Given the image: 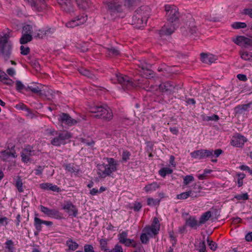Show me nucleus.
<instances>
[{"label": "nucleus", "instance_id": "1", "mask_svg": "<svg viewBox=\"0 0 252 252\" xmlns=\"http://www.w3.org/2000/svg\"><path fill=\"white\" fill-rule=\"evenodd\" d=\"M164 7L168 24L163 26L159 31V34L160 37L171 34L178 26L181 17V14L179 11V9L176 5L167 4H165Z\"/></svg>", "mask_w": 252, "mask_h": 252}, {"label": "nucleus", "instance_id": "2", "mask_svg": "<svg viewBox=\"0 0 252 252\" xmlns=\"http://www.w3.org/2000/svg\"><path fill=\"white\" fill-rule=\"evenodd\" d=\"M107 164H98L97 174L100 178H105L107 176H110L111 173L115 172L117 169V162L113 158H107Z\"/></svg>", "mask_w": 252, "mask_h": 252}, {"label": "nucleus", "instance_id": "3", "mask_svg": "<svg viewBox=\"0 0 252 252\" xmlns=\"http://www.w3.org/2000/svg\"><path fill=\"white\" fill-rule=\"evenodd\" d=\"M91 113L95 114L94 117L100 118L104 121H110L113 119L112 110L107 106H93L90 107Z\"/></svg>", "mask_w": 252, "mask_h": 252}, {"label": "nucleus", "instance_id": "4", "mask_svg": "<svg viewBox=\"0 0 252 252\" xmlns=\"http://www.w3.org/2000/svg\"><path fill=\"white\" fill-rule=\"evenodd\" d=\"M111 80L114 83H119L125 91L131 90L137 85V84L133 82L129 77L120 73H115L111 77Z\"/></svg>", "mask_w": 252, "mask_h": 252}, {"label": "nucleus", "instance_id": "5", "mask_svg": "<svg viewBox=\"0 0 252 252\" xmlns=\"http://www.w3.org/2000/svg\"><path fill=\"white\" fill-rule=\"evenodd\" d=\"M26 91H31L32 93L39 96H45L48 99L53 98V91L41 84L32 83L25 88Z\"/></svg>", "mask_w": 252, "mask_h": 252}, {"label": "nucleus", "instance_id": "6", "mask_svg": "<svg viewBox=\"0 0 252 252\" xmlns=\"http://www.w3.org/2000/svg\"><path fill=\"white\" fill-rule=\"evenodd\" d=\"M9 38V35L5 34L0 39V53L5 61L10 58L12 51V44Z\"/></svg>", "mask_w": 252, "mask_h": 252}, {"label": "nucleus", "instance_id": "7", "mask_svg": "<svg viewBox=\"0 0 252 252\" xmlns=\"http://www.w3.org/2000/svg\"><path fill=\"white\" fill-rule=\"evenodd\" d=\"M105 8L108 14L111 15L112 18L117 16V14L121 12L122 6L116 0H105Z\"/></svg>", "mask_w": 252, "mask_h": 252}, {"label": "nucleus", "instance_id": "8", "mask_svg": "<svg viewBox=\"0 0 252 252\" xmlns=\"http://www.w3.org/2000/svg\"><path fill=\"white\" fill-rule=\"evenodd\" d=\"M55 136L51 141V144L55 146H60L65 144L66 140L71 137L70 133L66 131L58 132Z\"/></svg>", "mask_w": 252, "mask_h": 252}, {"label": "nucleus", "instance_id": "9", "mask_svg": "<svg viewBox=\"0 0 252 252\" xmlns=\"http://www.w3.org/2000/svg\"><path fill=\"white\" fill-rule=\"evenodd\" d=\"M128 233L127 231H124L118 235V239L119 242L124 244L126 247H129L131 245L135 248L140 247L141 245L137 243L133 239L127 238Z\"/></svg>", "mask_w": 252, "mask_h": 252}, {"label": "nucleus", "instance_id": "10", "mask_svg": "<svg viewBox=\"0 0 252 252\" xmlns=\"http://www.w3.org/2000/svg\"><path fill=\"white\" fill-rule=\"evenodd\" d=\"M40 211L49 217L55 219H61L63 218L62 214L59 212L58 209H49L43 205H40Z\"/></svg>", "mask_w": 252, "mask_h": 252}, {"label": "nucleus", "instance_id": "11", "mask_svg": "<svg viewBox=\"0 0 252 252\" xmlns=\"http://www.w3.org/2000/svg\"><path fill=\"white\" fill-rule=\"evenodd\" d=\"M87 20V15L83 14L82 15H78L75 18L66 23V26L68 28H74L75 27L84 24Z\"/></svg>", "mask_w": 252, "mask_h": 252}, {"label": "nucleus", "instance_id": "12", "mask_svg": "<svg viewBox=\"0 0 252 252\" xmlns=\"http://www.w3.org/2000/svg\"><path fill=\"white\" fill-rule=\"evenodd\" d=\"M213 150H199L190 153L191 157L193 158L203 159L207 157H213Z\"/></svg>", "mask_w": 252, "mask_h": 252}, {"label": "nucleus", "instance_id": "13", "mask_svg": "<svg viewBox=\"0 0 252 252\" xmlns=\"http://www.w3.org/2000/svg\"><path fill=\"white\" fill-rule=\"evenodd\" d=\"M33 10L40 12L46 8L45 0H27Z\"/></svg>", "mask_w": 252, "mask_h": 252}, {"label": "nucleus", "instance_id": "14", "mask_svg": "<svg viewBox=\"0 0 252 252\" xmlns=\"http://www.w3.org/2000/svg\"><path fill=\"white\" fill-rule=\"evenodd\" d=\"M58 120L62 124H63L68 126H71L77 123V121L72 119L69 114L63 113L59 115Z\"/></svg>", "mask_w": 252, "mask_h": 252}, {"label": "nucleus", "instance_id": "15", "mask_svg": "<svg viewBox=\"0 0 252 252\" xmlns=\"http://www.w3.org/2000/svg\"><path fill=\"white\" fill-rule=\"evenodd\" d=\"M232 41L239 46H244L246 48L252 47V39L244 36H237L233 38Z\"/></svg>", "mask_w": 252, "mask_h": 252}, {"label": "nucleus", "instance_id": "16", "mask_svg": "<svg viewBox=\"0 0 252 252\" xmlns=\"http://www.w3.org/2000/svg\"><path fill=\"white\" fill-rule=\"evenodd\" d=\"M150 8L148 6H143L138 8L134 12V14L139 16L143 20H147L149 17Z\"/></svg>", "mask_w": 252, "mask_h": 252}, {"label": "nucleus", "instance_id": "17", "mask_svg": "<svg viewBox=\"0 0 252 252\" xmlns=\"http://www.w3.org/2000/svg\"><path fill=\"white\" fill-rule=\"evenodd\" d=\"M34 155L35 151L32 148L29 147L24 149L21 153L22 161L27 163L31 160V157Z\"/></svg>", "mask_w": 252, "mask_h": 252}, {"label": "nucleus", "instance_id": "18", "mask_svg": "<svg viewBox=\"0 0 252 252\" xmlns=\"http://www.w3.org/2000/svg\"><path fill=\"white\" fill-rule=\"evenodd\" d=\"M61 8L67 13L73 11V7L70 0H57Z\"/></svg>", "mask_w": 252, "mask_h": 252}, {"label": "nucleus", "instance_id": "19", "mask_svg": "<svg viewBox=\"0 0 252 252\" xmlns=\"http://www.w3.org/2000/svg\"><path fill=\"white\" fill-rule=\"evenodd\" d=\"M247 141V139L246 137L243 135L237 134L233 137L231 144L237 147H242Z\"/></svg>", "mask_w": 252, "mask_h": 252}, {"label": "nucleus", "instance_id": "20", "mask_svg": "<svg viewBox=\"0 0 252 252\" xmlns=\"http://www.w3.org/2000/svg\"><path fill=\"white\" fill-rule=\"evenodd\" d=\"M159 228L160 226L157 225L147 226L142 231L151 238L155 236L158 233Z\"/></svg>", "mask_w": 252, "mask_h": 252}, {"label": "nucleus", "instance_id": "21", "mask_svg": "<svg viewBox=\"0 0 252 252\" xmlns=\"http://www.w3.org/2000/svg\"><path fill=\"white\" fill-rule=\"evenodd\" d=\"M63 209L68 213L69 216L71 215L73 217H76L77 215L78 210L71 202H66L64 205Z\"/></svg>", "mask_w": 252, "mask_h": 252}, {"label": "nucleus", "instance_id": "22", "mask_svg": "<svg viewBox=\"0 0 252 252\" xmlns=\"http://www.w3.org/2000/svg\"><path fill=\"white\" fill-rule=\"evenodd\" d=\"M174 86L168 82L161 83L159 86V90L167 94H171L174 92Z\"/></svg>", "mask_w": 252, "mask_h": 252}, {"label": "nucleus", "instance_id": "23", "mask_svg": "<svg viewBox=\"0 0 252 252\" xmlns=\"http://www.w3.org/2000/svg\"><path fill=\"white\" fill-rule=\"evenodd\" d=\"M147 20H143V19L140 18L139 16L134 14L132 19V25L135 27L140 29L146 25Z\"/></svg>", "mask_w": 252, "mask_h": 252}, {"label": "nucleus", "instance_id": "24", "mask_svg": "<svg viewBox=\"0 0 252 252\" xmlns=\"http://www.w3.org/2000/svg\"><path fill=\"white\" fill-rule=\"evenodd\" d=\"M200 56L201 61L207 64H211L214 63L217 59L216 56L212 54L201 53Z\"/></svg>", "mask_w": 252, "mask_h": 252}, {"label": "nucleus", "instance_id": "25", "mask_svg": "<svg viewBox=\"0 0 252 252\" xmlns=\"http://www.w3.org/2000/svg\"><path fill=\"white\" fill-rule=\"evenodd\" d=\"M41 189L44 190H52L59 192L61 189L56 185H53L51 183H42L39 185Z\"/></svg>", "mask_w": 252, "mask_h": 252}, {"label": "nucleus", "instance_id": "26", "mask_svg": "<svg viewBox=\"0 0 252 252\" xmlns=\"http://www.w3.org/2000/svg\"><path fill=\"white\" fill-rule=\"evenodd\" d=\"M138 66L139 67H141V69L144 71H146V75L148 76L152 75L153 74V71L150 69L151 67V65L150 64H148L146 62H140L139 64H138Z\"/></svg>", "mask_w": 252, "mask_h": 252}, {"label": "nucleus", "instance_id": "27", "mask_svg": "<svg viewBox=\"0 0 252 252\" xmlns=\"http://www.w3.org/2000/svg\"><path fill=\"white\" fill-rule=\"evenodd\" d=\"M78 7L83 10H86L90 7L89 0H75Z\"/></svg>", "mask_w": 252, "mask_h": 252}, {"label": "nucleus", "instance_id": "28", "mask_svg": "<svg viewBox=\"0 0 252 252\" xmlns=\"http://www.w3.org/2000/svg\"><path fill=\"white\" fill-rule=\"evenodd\" d=\"M159 187V185L157 182H153L150 184L144 187V190L146 192H149L156 190Z\"/></svg>", "mask_w": 252, "mask_h": 252}, {"label": "nucleus", "instance_id": "29", "mask_svg": "<svg viewBox=\"0 0 252 252\" xmlns=\"http://www.w3.org/2000/svg\"><path fill=\"white\" fill-rule=\"evenodd\" d=\"M211 216V213L210 211H207L205 213H203L199 219V224L200 225L204 224L205 222H206L207 220H209Z\"/></svg>", "mask_w": 252, "mask_h": 252}, {"label": "nucleus", "instance_id": "30", "mask_svg": "<svg viewBox=\"0 0 252 252\" xmlns=\"http://www.w3.org/2000/svg\"><path fill=\"white\" fill-rule=\"evenodd\" d=\"M16 153L15 152H12L9 150H6L3 151L1 153V158L3 160H6L8 159L10 157L15 158Z\"/></svg>", "mask_w": 252, "mask_h": 252}, {"label": "nucleus", "instance_id": "31", "mask_svg": "<svg viewBox=\"0 0 252 252\" xmlns=\"http://www.w3.org/2000/svg\"><path fill=\"white\" fill-rule=\"evenodd\" d=\"M107 55L111 57H116L120 55V51L114 47L106 48Z\"/></svg>", "mask_w": 252, "mask_h": 252}, {"label": "nucleus", "instance_id": "32", "mask_svg": "<svg viewBox=\"0 0 252 252\" xmlns=\"http://www.w3.org/2000/svg\"><path fill=\"white\" fill-rule=\"evenodd\" d=\"M0 80L7 85H10L12 82V80L7 78L6 74L1 70H0Z\"/></svg>", "mask_w": 252, "mask_h": 252}, {"label": "nucleus", "instance_id": "33", "mask_svg": "<svg viewBox=\"0 0 252 252\" xmlns=\"http://www.w3.org/2000/svg\"><path fill=\"white\" fill-rule=\"evenodd\" d=\"M43 224V220L37 218L35 217L34 219V225L38 232H40L42 229V225Z\"/></svg>", "mask_w": 252, "mask_h": 252}, {"label": "nucleus", "instance_id": "34", "mask_svg": "<svg viewBox=\"0 0 252 252\" xmlns=\"http://www.w3.org/2000/svg\"><path fill=\"white\" fill-rule=\"evenodd\" d=\"M32 39V34H24L20 39V42L21 44H25L31 41Z\"/></svg>", "mask_w": 252, "mask_h": 252}, {"label": "nucleus", "instance_id": "35", "mask_svg": "<svg viewBox=\"0 0 252 252\" xmlns=\"http://www.w3.org/2000/svg\"><path fill=\"white\" fill-rule=\"evenodd\" d=\"M195 187H196V186H194V189H198V191L191 190H190L189 191V196H190L192 198H197L198 196H200L199 193L200 192V190L202 189V188L200 186H198L197 188H196Z\"/></svg>", "mask_w": 252, "mask_h": 252}, {"label": "nucleus", "instance_id": "36", "mask_svg": "<svg viewBox=\"0 0 252 252\" xmlns=\"http://www.w3.org/2000/svg\"><path fill=\"white\" fill-rule=\"evenodd\" d=\"M66 245L68 247L69 250L75 251L78 249L79 245L75 242L73 241L71 239H69L66 241Z\"/></svg>", "mask_w": 252, "mask_h": 252}, {"label": "nucleus", "instance_id": "37", "mask_svg": "<svg viewBox=\"0 0 252 252\" xmlns=\"http://www.w3.org/2000/svg\"><path fill=\"white\" fill-rule=\"evenodd\" d=\"M189 32L190 33V36L191 38L194 40L197 39V37H198V35L197 32V29L195 26L190 27Z\"/></svg>", "mask_w": 252, "mask_h": 252}, {"label": "nucleus", "instance_id": "38", "mask_svg": "<svg viewBox=\"0 0 252 252\" xmlns=\"http://www.w3.org/2000/svg\"><path fill=\"white\" fill-rule=\"evenodd\" d=\"M241 58L244 60L252 62V52L243 51L241 53Z\"/></svg>", "mask_w": 252, "mask_h": 252}, {"label": "nucleus", "instance_id": "39", "mask_svg": "<svg viewBox=\"0 0 252 252\" xmlns=\"http://www.w3.org/2000/svg\"><path fill=\"white\" fill-rule=\"evenodd\" d=\"M79 71L80 73V74L85 76H87L89 78L93 79L94 77V75L92 73H91L89 70L86 68H81L79 69Z\"/></svg>", "mask_w": 252, "mask_h": 252}, {"label": "nucleus", "instance_id": "40", "mask_svg": "<svg viewBox=\"0 0 252 252\" xmlns=\"http://www.w3.org/2000/svg\"><path fill=\"white\" fill-rule=\"evenodd\" d=\"M186 224L190 227H194L197 225V221L195 218L190 217L187 220Z\"/></svg>", "mask_w": 252, "mask_h": 252}, {"label": "nucleus", "instance_id": "41", "mask_svg": "<svg viewBox=\"0 0 252 252\" xmlns=\"http://www.w3.org/2000/svg\"><path fill=\"white\" fill-rule=\"evenodd\" d=\"M33 36L35 38H43L45 37L44 34V29L36 30L34 29Z\"/></svg>", "mask_w": 252, "mask_h": 252}, {"label": "nucleus", "instance_id": "42", "mask_svg": "<svg viewBox=\"0 0 252 252\" xmlns=\"http://www.w3.org/2000/svg\"><path fill=\"white\" fill-rule=\"evenodd\" d=\"M34 30L32 26L27 25L25 26L23 28V33L32 34L33 35Z\"/></svg>", "mask_w": 252, "mask_h": 252}, {"label": "nucleus", "instance_id": "43", "mask_svg": "<svg viewBox=\"0 0 252 252\" xmlns=\"http://www.w3.org/2000/svg\"><path fill=\"white\" fill-rule=\"evenodd\" d=\"M15 186L16 187L18 191L20 192H22L24 191V188L23 187V182L22 179L20 178V177H18L16 180Z\"/></svg>", "mask_w": 252, "mask_h": 252}, {"label": "nucleus", "instance_id": "44", "mask_svg": "<svg viewBox=\"0 0 252 252\" xmlns=\"http://www.w3.org/2000/svg\"><path fill=\"white\" fill-rule=\"evenodd\" d=\"M172 172V170L169 168H163L159 171V174L161 176L164 177L167 174H171Z\"/></svg>", "mask_w": 252, "mask_h": 252}, {"label": "nucleus", "instance_id": "45", "mask_svg": "<svg viewBox=\"0 0 252 252\" xmlns=\"http://www.w3.org/2000/svg\"><path fill=\"white\" fill-rule=\"evenodd\" d=\"M231 26L235 29H244L246 28L247 24L244 22H234L231 25Z\"/></svg>", "mask_w": 252, "mask_h": 252}, {"label": "nucleus", "instance_id": "46", "mask_svg": "<svg viewBox=\"0 0 252 252\" xmlns=\"http://www.w3.org/2000/svg\"><path fill=\"white\" fill-rule=\"evenodd\" d=\"M139 0H124V5L128 8H130L136 4Z\"/></svg>", "mask_w": 252, "mask_h": 252}, {"label": "nucleus", "instance_id": "47", "mask_svg": "<svg viewBox=\"0 0 252 252\" xmlns=\"http://www.w3.org/2000/svg\"><path fill=\"white\" fill-rule=\"evenodd\" d=\"M63 166L65 167V169L71 173H73L76 172V173L78 172V170H77L75 167L74 166V165L72 164H65L63 165Z\"/></svg>", "mask_w": 252, "mask_h": 252}, {"label": "nucleus", "instance_id": "48", "mask_svg": "<svg viewBox=\"0 0 252 252\" xmlns=\"http://www.w3.org/2000/svg\"><path fill=\"white\" fill-rule=\"evenodd\" d=\"M207 241L209 247H210V249L212 251H216L217 248V244L215 242L213 241L212 240H210L209 237H208L207 238Z\"/></svg>", "mask_w": 252, "mask_h": 252}, {"label": "nucleus", "instance_id": "49", "mask_svg": "<svg viewBox=\"0 0 252 252\" xmlns=\"http://www.w3.org/2000/svg\"><path fill=\"white\" fill-rule=\"evenodd\" d=\"M131 154L129 152L125 150L123 152L122 155V159L123 161H126L130 158Z\"/></svg>", "mask_w": 252, "mask_h": 252}, {"label": "nucleus", "instance_id": "50", "mask_svg": "<svg viewBox=\"0 0 252 252\" xmlns=\"http://www.w3.org/2000/svg\"><path fill=\"white\" fill-rule=\"evenodd\" d=\"M5 248L6 249L8 250L9 252H12L13 249H14V244L12 240H9L6 242L5 243Z\"/></svg>", "mask_w": 252, "mask_h": 252}, {"label": "nucleus", "instance_id": "51", "mask_svg": "<svg viewBox=\"0 0 252 252\" xmlns=\"http://www.w3.org/2000/svg\"><path fill=\"white\" fill-rule=\"evenodd\" d=\"M194 180V177L192 176L187 175L184 178V184L185 185H187L190 182L193 181Z\"/></svg>", "mask_w": 252, "mask_h": 252}, {"label": "nucleus", "instance_id": "52", "mask_svg": "<svg viewBox=\"0 0 252 252\" xmlns=\"http://www.w3.org/2000/svg\"><path fill=\"white\" fill-rule=\"evenodd\" d=\"M197 250L199 252H205L206 251V245L204 241H202L199 242L198 247Z\"/></svg>", "mask_w": 252, "mask_h": 252}, {"label": "nucleus", "instance_id": "53", "mask_svg": "<svg viewBox=\"0 0 252 252\" xmlns=\"http://www.w3.org/2000/svg\"><path fill=\"white\" fill-rule=\"evenodd\" d=\"M234 198L237 200H246L249 199V195L247 193H245L240 194H237L234 196Z\"/></svg>", "mask_w": 252, "mask_h": 252}, {"label": "nucleus", "instance_id": "54", "mask_svg": "<svg viewBox=\"0 0 252 252\" xmlns=\"http://www.w3.org/2000/svg\"><path fill=\"white\" fill-rule=\"evenodd\" d=\"M16 89L17 91H20L21 90L26 88L25 87L24 84L19 80H17L15 82Z\"/></svg>", "mask_w": 252, "mask_h": 252}, {"label": "nucleus", "instance_id": "55", "mask_svg": "<svg viewBox=\"0 0 252 252\" xmlns=\"http://www.w3.org/2000/svg\"><path fill=\"white\" fill-rule=\"evenodd\" d=\"M149 237L145 233L142 231V233L140 236V240L141 242L144 244H146L149 241Z\"/></svg>", "mask_w": 252, "mask_h": 252}, {"label": "nucleus", "instance_id": "56", "mask_svg": "<svg viewBox=\"0 0 252 252\" xmlns=\"http://www.w3.org/2000/svg\"><path fill=\"white\" fill-rule=\"evenodd\" d=\"M189 196V194L188 191L182 192L179 194H178L177 196V198L178 199H187L188 197Z\"/></svg>", "mask_w": 252, "mask_h": 252}, {"label": "nucleus", "instance_id": "57", "mask_svg": "<svg viewBox=\"0 0 252 252\" xmlns=\"http://www.w3.org/2000/svg\"><path fill=\"white\" fill-rule=\"evenodd\" d=\"M147 204L149 206H156L158 204V201L155 200L152 198L147 199Z\"/></svg>", "mask_w": 252, "mask_h": 252}, {"label": "nucleus", "instance_id": "58", "mask_svg": "<svg viewBox=\"0 0 252 252\" xmlns=\"http://www.w3.org/2000/svg\"><path fill=\"white\" fill-rule=\"evenodd\" d=\"M107 241L105 239H101L100 240V248L102 250H104L105 251V250H109V249H106L107 247Z\"/></svg>", "mask_w": 252, "mask_h": 252}, {"label": "nucleus", "instance_id": "59", "mask_svg": "<svg viewBox=\"0 0 252 252\" xmlns=\"http://www.w3.org/2000/svg\"><path fill=\"white\" fill-rule=\"evenodd\" d=\"M21 53L24 55H27L30 52V48L28 47H25L22 45L20 47Z\"/></svg>", "mask_w": 252, "mask_h": 252}, {"label": "nucleus", "instance_id": "60", "mask_svg": "<svg viewBox=\"0 0 252 252\" xmlns=\"http://www.w3.org/2000/svg\"><path fill=\"white\" fill-rule=\"evenodd\" d=\"M110 252H124L121 246L116 245L113 249L109 250Z\"/></svg>", "mask_w": 252, "mask_h": 252}, {"label": "nucleus", "instance_id": "61", "mask_svg": "<svg viewBox=\"0 0 252 252\" xmlns=\"http://www.w3.org/2000/svg\"><path fill=\"white\" fill-rule=\"evenodd\" d=\"M219 116L217 115H215V114L213 115L212 116H207L206 117H205L204 118V120L206 121H217L219 120Z\"/></svg>", "mask_w": 252, "mask_h": 252}, {"label": "nucleus", "instance_id": "62", "mask_svg": "<svg viewBox=\"0 0 252 252\" xmlns=\"http://www.w3.org/2000/svg\"><path fill=\"white\" fill-rule=\"evenodd\" d=\"M84 248L85 252H94V248L91 245H85Z\"/></svg>", "mask_w": 252, "mask_h": 252}, {"label": "nucleus", "instance_id": "63", "mask_svg": "<svg viewBox=\"0 0 252 252\" xmlns=\"http://www.w3.org/2000/svg\"><path fill=\"white\" fill-rule=\"evenodd\" d=\"M55 31L54 29L47 28L44 29V34L45 37L51 35Z\"/></svg>", "mask_w": 252, "mask_h": 252}, {"label": "nucleus", "instance_id": "64", "mask_svg": "<svg viewBox=\"0 0 252 252\" xmlns=\"http://www.w3.org/2000/svg\"><path fill=\"white\" fill-rule=\"evenodd\" d=\"M222 153V151L220 149H218L215 151H213V157H215V158H217L220 156V155Z\"/></svg>", "mask_w": 252, "mask_h": 252}]
</instances>
